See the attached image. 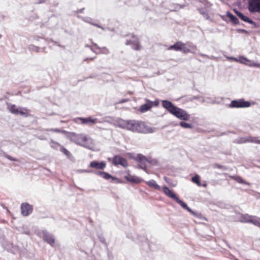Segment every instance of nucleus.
Here are the masks:
<instances>
[{"label":"nucleus","instance_id":"obj_1","mask_svg":"<svg viewBox=\"0 0 260 260\" xmlns=\"http://www.w3.org/2000/svg\"><path fill=\"white\" fill-rule=\"evenodd\" d=\"M119 126L134 133H148L152 131L144 122L136 120H122L120 122Z\"/></svg>","mask_w":260,"mask_h":260},{"label":"nucleus","instance_id":"obj_2","mask_svg":"<svg viewBox=\"0 0 260 260\" xmlns=\"http://www.w3.org/2000/svg\"><path fill=\"white\" fill-rule=\"evenodd\" d=\"M69 137L76 144L91 149L94 146L92 139L83 133H69Z\"/></svg>","mask_w":260,"mask_h":260},{"label":"nucleus","instance_id":"obj_3","mask_svg":"<svg viewBox=\"0 0 260 260\" xmlns=\"http://www.w3.org/2000/svg\"><path fill=\"white\" fill-rule=\"evenodd\" d=\"M133 158L138 162L140 168L145 172H147V163L153 164L155 162L154 160L151 159L150 158H147L142 154H138L136 156L133 157Z\"/></svg>","mask_w":260,"mask_h":260},{"label":"nucleus","instance_id":"obj_4","mask_svg":"<svg viewBox=\"0 0 260 260\" xmlns=\"http://www.w3.org/2000/svg\"><path fill=\"white\" fill-rule=\"evenodd\" d=\"M162 190L165 194L168 196V197L173 199L178 204H179L183 208L187 210L188 211L190 212H192L191 210L188 207L186 204L184 203L183 201L180 200L173 192V191L170 190L168 187L164 186L162 188Z\"/></svg>","mask_w":260,"mask_h":260},{"label":"nucleus","instance_id":"obj_5","mask_svg":"<svg viewBox=\"0 0 260 260\" xmlns=\"http://www.w3.org/2000/svg\"><path fill=\"white\" fill-rule=\"evenodd\" d=\"M259 217L254 215H249L248 214H242L240 216V221L244 223H250L254 225H259L258 222Z\"/></svg>","mask_w":260,"mask_h":260},{"label":"nucleus","instance_id":"obj_6","mask_svg":"<svg viewBox=\"0 0 260 260\" xmlns=\"http://www.w3.org/2000/svg\"><path fill=\"white\" fill-rule=\"evenodd\" d=\"M251 105L250 102L241 99L237 100H233L229 105V107L232 108H247L250 107Z\"/></svg>","mask_w":260,"mask_h":260},{"label":"nucleus","instance_id":"obj_7","mask_svg":"<svg viewBox=\"0 0 260 260\" xmlns=\"http://www.w3.org/2000/svg\"><path fill=\"white\" fill-rule=\"evenodd\" d=\"M172 114L183 120H188L190 118V115L185 110L177 107H176Z\"/></svg>","mask_w":260,"mask_h":260},{"label":"nucleus","instance_id":"obj_8","mask_svg":"<svg viewBox=\"0 0 260 260\" xmlns=\"http://www.w3.org/2000/svg\"><path fill=\"white\" fill-rule=\"evenodd\" d=\"M74 122L78 124L92 125L96 122V118L92 119L91 117L87 118L78 117L73 120Z\"/></svg>","mask_w":260,"mask_h":260},{"label":"nucleus","instance_id":"obj_9","mask_svg":"<svg viewBox=\"0 0 260 260\" xmlns=\"http://www.w3.org/2000/svg\"><path fill=\"white\" fill-rule=\"evenodd\" d=\"M90 48L91 51L96 54L106 55L109 53V50L107 47H100L95 43H92Z\"/></svg>","mask_w":260,"mask_h":260},{"label":"nucleus","instance_id":"obj_10","mask_svg":"<svg viewBox=\"0 0 260 260\" xmlns=\"http://www.w3.org/2000/svg\"><path fill=\"white\" fill-rule=\"evenodd\" d=\"M248 9L252 13L260 12V0H249Z\"/></svg>","mask_w":260,"mask_h":260},{"label":"nucleus","instance_id":"obj_11","mask_svg":"<svg viewBox=\"0 0 260 260\" xmlns=\"http://www.w3.org/2000/svg\"><path fill=\"white\" fill-rule=\"evenodd\" d=\"M133 38L134 39L133 40H127L125 42V44L126 45H132V48L135 50H140L142 48V46L140 44L138 39L136 38L135 36H133Z\"/></svg>","mask_w":260,"mask_h":260},{"label":"nucleus","instance_id":"obj_12","mask_svg":"<svg viewBox=\"0 0 260 260\" xmlns=\"http://www.w3.org/2000/svg\"><path fill=\"white\" fill-rule=\"evenodd\" d=\"M112 162L115 166L120 165L124 167H126L128 166L126 159L119 155H116L113 157Z\"/></svg>","mask_w":260,"mask_h":260},{"label":"nucleus","instance_id":"obj_13","mask_svg":"<svg viewBox=\"0 0 260 260\" xmlns=\"http://www.w3.org/2000/svg\"><path fill=\"white\" fill-rule=\"evenodd\" d=\"M32 211V207L27 203H23L21 206V212L23 216H27Z\"/></svg>","mask_w":260,"mask_h":260},{"label":"nucleus","instance_id":"obj_14","mask_svg":"<svg viewBox=\"0 0 260 260\" xmlns=\"http://www.w3.org/2000/svg\"><path fill=\"white\" fill-rule=\"evenodd\" d=\"M89 167L95 169L103 170L106 168V164L105 161L98 162L94 160L90 162Z\"/></svg>","mask_w":260,"mask_h":260},{"label":"nucleus","instance_id":"obj_15","mask_svg":"<svg viewBox=\"0 0 260 260\" xmlns=\"http://www.w3.org/2000/svg\"><path fill=\"white\" fill-rule=\"evenodd\" d=\"M162 106L171 114L176 107L172 102L168 100L162 101Z\"/></svg>","mask_w":260,"mask_h":260},{"label":"nucleus","instance_id":"obj_16","mask_svg":"<svg viewBox=\"0 0 260 260\" xmlns=\"http://www.w3.org/2000/svg\"><path fill=\"white\" fill-rule=\"evenodd\" d=\"M125 179L127 181L137 184L141 183L144 181L142 178L130 174H128L127 176H125Z\"/></svg>","mask_w":260,"mask_h":260},{"label":"nucleus","instance_id":"obj_17","mask_svg":"<svg viewBox=\"0 0 260 260\" xmlns=\"http://www.w3.org/2000/svg\"><path fill=\"white\" fill-rule=\"evenodd\" d=\"M146 103L141 105L140 107L139 110L141 112L144 113L151 109L152 108L151 104L149 103L148 99H146Z\"/></svg>","mask_w":260,"mask_h":260},{"label":"nucleus","instance_id":"obj_18","mask_svg":"<svg viewBox=\"0 0 260 260\" xmlns=\"http://www.w3.org/2000/svg\"><path fill=\"white\" fill-rule=\"evenodd\" d=\"M234 11L236 14V15L243 21L250 23H252V21L249 18L244 15L241 12H239L238 11L235 9H234Z\"/></svg>","mask_w":260,"mask_h":260},{"label":"nucleus","instance_id":"obj_19","mask_svg":"<svg viewBox=\"0 0 260 260\" xmlns=\"http://www.w3.org/2000/svg\"><path fill=\"white\" fill-rule=\"evenodd\" d=\"M30 110L26 108L19 107L18 114L23 117H28L29 116Z\"/></svg>","mask_w":260,"mask_h":260},{"label":"nucleus","instance_id":"obj_20","mask_svg":"<svg viewBox=\"0 0 260 260\" xmlns=\"http://www.w3.org/2000/svg\"><path fill=\"white\" fill-rule=\"evenodd\" d=\"M190 46L189 43H183L181 42L180 45V51H182L184 53H187L190 51Z\"/></svg>","mask_w":260,"mask_h":260},{"label":"nucleus","instance_id":"obj_21","mask_svg":"<svg viewBox=\"0 0 260 260\" xmlns=\"http://www.w3.org/2000/svg\"><path fill=\"white\" fill-rule=\"evenodd\" d=\"M43 239L48 244L52 246L55 242L54 238L53 236L48 234H45L43 236Z\"/></svg>","mask_w":260,"mask_h":260},{"label":"nucleus","instance_id":"obj_22","mask_svg":"<svg viewBox=\"0 0 260 260\" xmlns=\"http://www.w3.org/2000/svg\"><path fill=\"white\" fill-rule=\"evenodd\" d=\"M7 105V108L11 113L16 115L18 114L19 108L17 107L16 105L13 104H8Z\"/></svg>","mask_w":260,"mask_h":260},{"label":"nucleus","instance_id":"obj_23","mask_svg":"<svg viewBox=\"0 0 260 260\" xmlns=\"http://www.w3.org/2000/svg\"><path fill=\"white\" fill-rule=\"evenodd\" d=\"M146 184H147L149 187L156 189V190H159L160 189V186L156 183V182L153 180H151L148 181L146 182Z\"/></svg>","mask_w":260,"mask_h":260},{"label":"nucleus","instance_id":"obj_24","mask_svg":"<svg viewBox=\"0 0 260 260\" xmlns=\"http://www.w3.org/2000/svg\"><path fill=\"white\" fill-rule=\"evenodd\" d=\"M243 142H250V143H254L256 144H260V140L258 139L257 137H249L246 138Z\"/></svg>","mask_w":260,"mask_h":260},{"label":"nucleus","instance_id":"obj_25","mask_svg":"<svg viewBox=\"0 0 260 260\" xmlns=\"http://www.w3.org/2000/svg\"><path fill=\"white\" fill-rule=\"evenodd\" d=\"M181 42L178 41L175 43L173 45L170 46L168 48V50H174L176 51L180 50Z\"/></svg>","mask_w":260,"mask_h":260},{"label":"nucleus","instance_id":"obj_26","mask_svg":"<svg viewBox=\"0 0 260 260\" xmlns=\"http://www.w3.org/2000/svg\"><path fill=\"white\" fill-rule=\"evenodd\" d=\"M232 179L236 181L239 183L243 184H246V185H249V183L246 182L242 177L239 176H233L230 177Z\"/></svg>","mask_w":260,"mask_h":260},{"label":"nucleus","instance_id":"obj_27","mask_svg":"<svg viewBox=\"0 0 260 260\" xmlns=\"http://www.w3.org/2000/svg\"><path fill=\"white\" fill-rule=\"evenodd\" d=\"M50 147L53 149L57 150L58 148H60V146H62L59 143L55 141L52 139L50 140Z\"/></svg>","mask_w":260,"mask_h":260},{"label":"nucleus","instance_id":"obj_28","mask_svg":"<svg viewBox=\"0 0 260 260\" xmlns=\"http://www.w3.org/2000/svg\"><path fill=\"white\" fill-rule=\"evenodd\" d=\"M227 16L230 18L233 23L237 24L239 23L238 18L231 13H228Z\"/></svg>","mask_w":260,"mask_h":260},{"label":"nucleus","instance_id":"obj_29","mask_svg":"<svg viewBox=\"0 0 260 260\" xmlns=\"http://www.w3.org/2000/svg\"><path fill=\"white\" fill-rule=\"evenodd\" d=\"M191 181L194 183H196L198 186H201V183L200 181V178L198 175H196L191 178Z\"/></svg>","mask_w":260,"mask_h":260},{"label":"nucleus","instance_id":"obj_30","mask_svg":"<svg viewBox=\"0 0 260 260\" xmlns=\"http://www.w3.org/2000/svg\"><path fill=\"white\" fill-rule=\"evenodd\" d=\"M243 59L247 62L246 63H245L246 64L250 67H254L260 68V63L251 62L250 60L247 59L246 58H243Z\"/></svg>","mask_w":260,"mask_h":260},{"label":"nucleus","instance_id":"obj_31","mask_svg":"<svg viewBox=\"0 0 260 260\" xmlns=\"http://www.w3.org/2000/svg\"><path fill=\"white\" fill-rule=\"evenodd\" d=\"M102 177L106 180H109L111 179H112V180H114L116 179L115 177H113L110 174L105 172H103Z\"/></svg>","mask_w":260,"mask_h":260},{"label":"nucleus","instance_id":"obj_32","mask_svg":"<svg viewBox=\"0 0 260 260\" xmlns=\"http://www.w3.org/2000/svg\"><path fill=\"white\" fill-rule=\"evenodd\" d=\"M60 151L62 152L68 157L70 158L71 156V153L64 147L60 146Z\"/></svg>","mask_w":260,"mask_h":260},{"label":"nucleus","instance_id":"obj_33","mask_svg":"<svg viewBox=\"0 0 260 260\" xmlns=\"http://www.w3.org/2000/svg\"><path fill=\"white\" fill-rule=\"evenodd\" d=\"M180 125L184 128H191V125L189 123L181 121L180 123Z\"/></svg>","mask_w":260,"mask_h":260},{"label":"nucleus","instance_id":"obj_34","mask_svg":"<svg viewBox=\"0 0 260 260\" xmlns=\"http://www.w3.org/2000/svg\"><path fill=\"white\" fill-rule=\"evenodd\" d=\"M50 131L55 133H60L62 134H67L68 133V132L64 131V130H61L58 128H52L50 129Z\"/></svg>","mask_w":260,"mask_h":260},{"label":"nucleus","instance_id":"obj_35","mask_svg":"<svg viewBox=\"0 0 260 260\" xmlns=\"http://www.w3.org/2000/svg\"><path fill=\"white\" fill-rule=\"evenodd\" d=\"M148 102H149V103L151 104L152 107H157L159 105V101L157 100L154 101V102H151L148 100Z\"/></svg>","mask_w":260,"mask_h":260},{"label":"nucleus","instance_id":"obj_36","mask_svg":"<svg viewBox=\"0 0 260 260\" xmlns=\"http://www.w3.org/2000/svg\"><path fill=\"white\" fill-rule=\"evenodd\" d=\"M5 157L7 159L12 160V161H17V159L12 157L11 156L8 155L7 154H5Z\"/></svg>","mask_w":260,"mask_h":260},{"label":"nucleus","instance_id":"obj_37","mask_svg":"<svg viewBox=\"0 0 260 260\" xmlns=\"http://www.w3.org/2000/svg\"><path fill=\"white\" fill-rule=\"evenodd\" d=\"M30 48L32 50L35 51H36V52H39V49H40L39 47H36V46H33V45H32V46L30 47Z\"/></svg>","mask_w":260,"mask_h":260},{"label":"nucleus","instance_id":"obj_38","mask_svg":"<svg viewBox=\"0 0 260 260\" xmlns=\"http://www.w3.org/2000/svg\"><path fill=\"white\" fill-rule=\"evenodd\" d=\"M214 167L218 168V169H222L223 168V166H222V165L216 164L214 165Z\"/></svg>","mask_w":260,"mask_h":260},{"label":"nucleus","instance_id":"obj_39","mask_svg":"<svg viewBox=\"0 0 260 260\" xmlns=\"http://www.w3.org/2000/svg\"><path fill=\"white\" fill-rule=\"evenodd\" d=\"M103 173V172H101V171H96V172H95V174H96V175H99V176H100L102 177Z\"/></svg>","mask_w":260,"mask_h":260},{"label":"nucleus","instance_id":"obj_40","mask_svg":"<svg viewBox=\"0 0 260 260\" xmlns=\"http://www.w3.org/2000/svg\"><path fill=\"white\" fill-rule=\"evenodd\" d=\"M84 10V8L78 10L76 11V12H77V13H83V12Z\"/></svg>","mask_w":260,"mask_h":260},{"label":"nucleus","instance_id":"obj_41","mask_svg":"<svg viewBox=\"0 0 260 260\" xmlns=\"http://www.w3.org/2000/svg\"><path fill=\"white\" fill-rule=\"evenodd\" d=\"M94 58V57H93V58H87L85 59L84 60V61H87V60L92 61V60H93Z\"/></svg>","mask_w":260,"mask_h":260},{"label":"nucleus","instance_id":"obj_42","mask_svg":"<svg viewBox=\"0 0 260 260\" xmlns=\"http://www.w3.org/2000/svg\"><path fill=\"white\" fill-rule=\"evenodd\" d=\"M127 101H128V100H127V99H124V100H122V101H120V102H119V103H124V102H127Z\"/></svg>","mask_w":260,"mask_h":260},{"label":"nucleus","instance_id":"obj_43","mask_svg":"<svg viewBox=\"0 0 260 260\" xmlns=\"http://www.w3.org/2000/svg\"><path fill=\"white\" fill-rule=\"evenodd\" d=\"M207 186V184L206 183H203V184L201 183V186H203L204 187H206Z\"/></svg>","mask_w":260,"mask_h":260},{"label":"nucleus","instance_id":"obj_44","mask_svg":"<svg viewBox=\"0 0 260 260\" xmlns=\"http://www.w3.org/2000/svg\"><path fill=\"white\" fill-rule=\"evenodd\" d=\"M258 222L259 223V225H256V226L260 228V217H259Z\"/></svg>","mask_w":260,"mask_h":260},{"label":"nucleus","instance_id":"obj_45","mask_svg":"<svg viewBox=\"0 0 260 260\" xmlns=\"http://www.w3.org/2000/svg\"><path fill=\"white\" fill-rule=\"evenodd\" d=\"M1 37V35L0 34V38Z\"/></svg>","mask_w":260,"mask_h":260}]
</instances>
